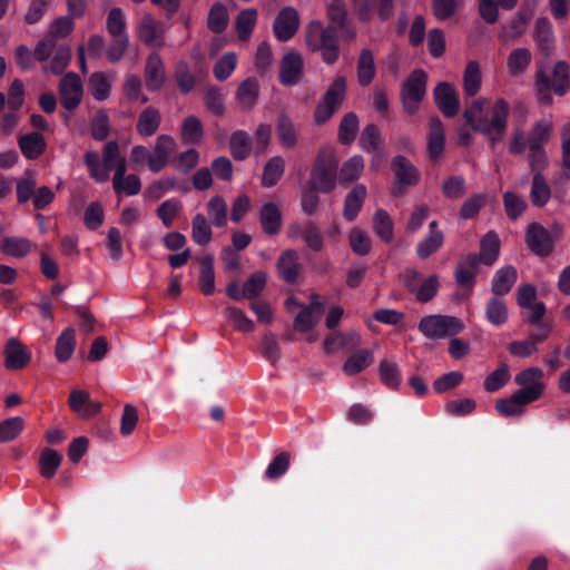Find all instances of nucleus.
<instances>
[{"label": "nucleus", "instance_id": "16", "mask_svg": "<svg viewBox=\"0 0 570 570\" xmlns=\"http://www.w3.org/2000/svg\"><path fill=\"white\" fill-rule=\"evenodd\" d=\"M176 148L175 139L169 135H160L157 137L153 153L149 158V169L153 173H159L168 164L170 155Z\"/></svg>", "mask_w": 570, "mask_h": 570}, {"label": "nucleus", "instance_id": "49", "mask_svg": "<svg viewBox=\"0 0 570 570\" xmlns=\"http://www.w3.org/2000/svg\"><path fill=\"white\" fill-rule=\"evenodd\" d=\"M375 77L374 58L368 49H363L357 61V78L362 86H367Z\"/></svg>", "mask_w": 570, "mask_h": 570}, {"label": "nucleus", "instance_id": "31", "mask_svg": "<svg viewBox=\"0 0 570 570\" xmlns=\"http://www.w3.org/2000/svg\"><path fill=\"white\" fill-rule=\"evenodd\" d=\"M277 269L282 279L295 283L301 271L298 254L294 249L285 250L277 261Z\"/></svg>", "mask_w": 570, "mask_h": 570}, {"label": "nucleus", "instance_id": "10", "mask_svg": "<svg viewBox=\"0 0 570 570\" xmlns=\"http://www.w3.org/2000/svg\"><path fill=\"white\" fill-rule=\"evenodd\" d=\"M58 94L62 107L69 111L75 110L83 96L80 77L76 72L66 73L59 81Z\"/></svg>", "mask_w": 570, "mask_h": 570}, {"label": "nucleus", "instance_id": "44", "mask_svg": "<svg viewBox=\"0 0 570 570\" xmlns=\"http://www.w3.org/2000/svg\"><path fill=\"white\" fill-rule=\"evenodd\" d=\"M76 348V335L72 328H66L56 341L55 355L58 362H67Z\"/></svg>", "mask_w": 570, "mask_h": 570}, {"label": "nucleus", "instance_id": "33", "mask_svg": "<svg viewBox=\"0 0 570 570\" xmlns=\"http://www.w3.org/2000/svg\"><path fill=\"white\" fill-rule=\"evenodd\" d=\"M161 116L158 109L154 107L145 108L138 116L136 130L146 138L155 135L160 126Z\"/></svg>", "mask_w": 570, "mask_h": 570}, {"label": "nucleus", "instance_id": "53", "mask_svg": "<svg viewBox=\"0 0 570 570\" xmlns=\"http://www.w3.org/2000/svg\"><path fill=\"white\" fill-rule=\"evenodd\" d=\"M102 163V168L106 169L107 173L111 169H115V173H117L121 164L124 168H127L126 159L120 156L119 145L117 141H109L105 145Z\"/></svg>", "mask_w": 570, "mask_h": 570}, {"label": "nucleus", "instance_id": "24", "mask_svg": "<svg viewBox=\"0 0 570 570\" xmlns=\"http://www.w3.org/2000/svg\"><path fill=\"white\" fill-rule=\"evenodd\" d=\"M392 169L399 186H414L420 180V171L404 156H395L392 160Z\"/></svg>", "mask_w": 570, "mask_h": 570}, {"label": "nucleus", "instance_id": "48", "mask_svg": "<svg viewBox=\"0 0 570 570\" xmlns=\"http://www.w3.org/2000/svg\"><path fill=\"white\" fill-rule=\"evenodd\" d=\"M551 197V189L547 184L543 175L537 173L533 175L530 199L533 206L543 207Z\"/></svg>", "mask_w": 570, "mask_h": 570}, {"label": "nucleus", "instance_id": "29", "mask_svg": "<svg viewBox=\"0 0 570 570\" xmlns=\"http://www.w3.org/2000/svg\"><path fill=\"white\" fill-rule=\"evenodd\" d=\"M518 272L515 267L507 265L498 269L491 282V292L497 296H504L510 293L517 283Z\"/></svg>", "mask_w": 570, "mask_h": 570}, {"label": "nucleus", "instance_id": "14", "mask_svg": "<svg viewBox=\"0 0 570 570\" xmlns=\"http://www.w3.org/2000/svg\"><path fill=\"white\" fill-rule=\"evenodd\" d=\"M137 35L139 40L148 47L160 49L165 46V28L149 13L141 18Z\"/></svg>", "mask_w": 570, "mask_h": 570}, {"label": "nucleus", "instance_id": "59", "mask_svg": "<svg viewBox=\"0 0 570 570\" xmlns=\"http://www.w3.org/2000/svg\"><path fill=\"white\" fill-rule=\"evenodd\" d=\"M381 381L390 389H396L401 383V373L396 363L382 360L379 365Z\"/></svg>", "mask_w": 570, "mask_h": 570}, {"label": "nucleus", "instance_id": "41", "mask_svg": "<svg viewBox=\"0 0 570 570\" xmlns=\"http://www.w3.org/2000/svg\"><path fill=\"white\" fill-rule=\"evenodd\" d=\"M276 134L285 148H294L297 145L298 138L294 122L286 114H281L277 117Z\"/></svg>", "mask_w": 570, "mask_h": 570}, {"label": "nucleus", "instance_id": "61", "mask_svg": "<svg viewBox=\"0 0 570 570\" xmlns=\"http://www.w3.org/2000/svg\"><path fill=\"white\" fill-rule=\"evenodd\" d=\"M364 169L362 156H353L341 167L338 179L343 183H350L357 179Z\"/></svg>", "mask_w": 570, "mask_h": 570}, {"label": "nucleus", "instance_id": "32", "mask_svg": "<svg viewBox=\"0 0 570 570\" xmlns=\"http://www.w3.org/2000/svg\"><path fill=\"white\" fill-rule=\"evenodd\" d=\"M18 145L22 155L30 160L39 158L47 147L43 136L36 131L20 136Z\"/></svg>", "mask_w": 570, "mask_h": 570}, {"label": "nucleus", "instance_id": "36", "mask_svg": "<svg viewBox=\"0 0 570 570\" xmlns=\"http://www.w3.org/2000/svg\"><path fill=\"white\" fill-rule=\"evenodd\" d=\"M32 247V242L24 237L7 236L0 240V250L14 258L26 257Z\"/></svg>", "mask_w": 570, "mask_h": 570}, {"label": "nucleus", "instance_id": "23", "mask_svg": "<svg viewBox=\"0 0 570 570\" xmlns=\"http://www.w3.org/2000/svg\"><path fill=\"white\" fill-rule=\"evenodd\" d=\"M479 257L476 254H468L460 258L455 268V281L462 287L471 289L479 269Z\"/></svg>", "mask_w": 570, "mask_h": 570}, {"label": "nucleus", "instance_id": "52", "mask_svg": "<svg viewBox=\"0 0 570 570\" xmlns=\"http://www.w3.org/2000/svg\"><path fill=\"white\" fill-rule=\"evenodd\" d=\"M552 122L548 119L537 121L528 136V147H543L550 140Z\"/></svg>", "mask_w": 570, "mask_h": 570}, {"label": "nucleus", "instance_id": "7", "mask_svg": "<svg viewBox=\"0 0 570 570\" xmlns=\"http://www.w3.org/2000/svg\"><path fill=\"white\" fill-rule=\"evenodd\" d=\"M346 95V79L337 76L323 97L320 99L314 111L316 124H325L342 105Z\"/></svg>", "mask_w": 570, "mask_h": 570}, {"label": "nucleus", "instance_id": "4", "mask_svg": "<svg viewBox=\"0 0 570 570\" xmlns=\"http://www.w3.org/2000/svg\"><path fill=\"white\" fill-rule=\"evenodd\" d=\"M338 160L332 149H321L313 163L309 186L320 193H330L336 185Z\"/></svg>", "mask_w": 570, "mask_h": 570}, {"label": "nucleus", "instance_id": "26", "mask_svg": "<svg viewBox=\"0 0 570 570\" xmlns=\"http://www.w3.org/2000/svg\"><path fill=\"white\" fill-rule=\"evenodd\" d=\"M443 242L444 235L442 230L439 229L438 222L432 220L429 224L428 235L416 246L419 257L423 259L430 257L442 247Z\"/></svg>", "mask_w": 570, "mask_h": 570}, {"label": "nucleus", "instance_id": "47", "mask_svg": "<svg viewBox=\"0 0 570 570\" xmlns=\"http://www.w3.org/2000/svg\"><path fill=\"white\" fill-rule=\"evenodd\" d=\"M257 10L254 8L242 10L235 21L236 31L240 40L247 41L257 21Z\"/></svg>", "mask_w": 570, "mask_h": 570}, {"label": "nucleus", "instance_id": "45", "mask_svg": "<svg viewBox=\"0 0 570 570\" xmlns=\"http://www.w3.org/2000/svg\"><path fill=\"white\" fill-rule=\"evenodd\" d=\"M62 462V455L53 449L46 448L39 456V473L45 479L55 476Z\"/></svg>", "mask_w": 570, "mask_h": 570}, {"label": "nucleus", "instance_id": "38", "mask_svg": "<svg viewBox=\"0 0 570 570\" xmlns=\"http://www.w3.org/2000/svg\"><path fill=\"white\" fill-rule=\"evenodd\" d=\"M366 196V187L362 184L355 185L352 190L346 195L344 202L343 216L346 220L353 222L362 206Z\"/></svg>", "mask_w": 570, "mask_h": 570}, {"label": "nucleus", "instance_id": "60", "mask_svg": "<svg viewBox=\"0 0 570 570\" xmlns=\"http://www.w3.org/2000/svg\"><path fill=\"white\" fill-rule=\"evenodd\" d=\"M224 314L226 318L234 324L237 331L243 333H252L254 331V322L248 318L242 309L235 306H228L225 308Z\"/></svg>", "mask_w": 570, "mask_h": 570}, {"label": "nucleus", "instance_id": "40", "mask_svg": "<svg viewBox=\"0 0 570 570\" xmlns=\"http://www.w3.org/2000/svg\"><path fill=\"white\" fill-rule=\"evenodd\" d=\"M529 399L530 397H527L523 393L517 391L510 397L499 400L495 409L503 416L521 415L524 406L531 403Z\"/></svg>", "mask_w": 570, "mask_h": 570}, {"label": "nucleus", "instance_id": "43", "mask_svg": "<svg viewBox=\"0 0 570 570\" xmlns=\"http://www.w3.org/2000/svg\"><path fill=\"white\" fill-rule=\"evenodd\" d=\"M482 75L480 63L471 60L466 63L463 72V90L469 97H474L481 88Z\"/></svg>", "mask_w": 570, "mask_h": 570}, {"label": "nucleus", "instance_id": "27", "mask_svg": "<svg viewBox=\"0 0 570 570\" xmlns=\"http://www.w3.org/2000/svg\"><path fill=\"white\" fill-rule=\"evenodd\" d=\"M445 147V134L442 121L434 117L430 120L428 134V154L432 160L441 158Z\"/></svg>", "mask_w": 570, "mask_h": 570}, {"label": "nucleus", "instance_id": "54", "mask_svg": "<svg viewBox=\"0 0 570 570\" xmlns=\"http://www.w3.org/2000/svg\"><path fill=\"white\" fill-rule=\"evenodd\" d=\"M358 130V118L354 112L344 115L338 127V140L343 145H350L354 141Z\"/></svg>", "mask_w": 570, "mask_h": 570}, {"label": "nucleus", "instance_id": "22", "mask_svg": "<svg viewBox=\"0 0 570 570\" xmlns=\"http://www.w3.org/2000/svg\"><path fill=\"white\" fill-rule=\"evenodd\" d=\"M69 405L81 419L95 416L101 410L100 402L91 401L88 392L79 390L70 393Z\"/></svg>", "mask_w": 570, "mask_h": 570}, {"label": "nucleus", "instance_id": "6", "mask_svg": "<svg viewBox=\"0 0 570 570\" xmlns=\"http://www.w3.org/2000/svg\"><path fill=\"white\" fill-rule=\"evenodd\" d=\"M428 75L422 69L413 70L404 80L400 97L406 114L414 115L426 94Z\"/></svg>", "mask_w": 570, "mask_h": 570}, {"label": "nucleus", "instance_id": "34", "mask_svg": "<svg viewBox=\"0 0 570 570\" xmlns=\"http://www.w3.org/2000/svg\"><path fill=\"white\" fill-rule=\"evenodd\" d=\"M485 318L494 326H501L509 320L507 302L502 296L492 295L484 307Z\"/></svg>", "mask_w": 570, "mask_h": 570}, {"label": "nucleus", "instance_id": "2", "mask_svg": "<svg viewBox=\"0 0 570 570\" xmlns=\"http://www.w3.org/2000/svg\"><path fill=\"white\" fill-rule=\"evenodd\" d=\"M535 95L539 102L551 105L552 92L564 96L570 89V65L566 60H558L551 76L543 68H539L534 79Z\"/></svg>", "mask_w": 570, "mask_h": 570}, {"label": "nucleus", "instance_id": "63", "mask_svg": "<svg viewBox=\"0 0 570 570\" xmlns=\"http://www.w3.org/2000/svg\"><path fill=\"white\" fill-rule=\"evenodd\" d=\"M73 30V21L70 17H60L56 19L49 28L46 37L53 42L59 43V40L67 38Z\"/></svg>", "mask_w": 570, "mask_h": 570}, {"label": "nucleus", "instance_id": "35", "mask_svg": "<svg viewBox=\"0 0 570 570\" xmlns=\"http://www.w3.org/2000/svg\"><path fill=\"white\" fill-rule=\"evenodd\" d=\"M253 148V139L245 130L238 129L230 135L229 150L235 160H245Z\"/></svg>", "mask_w": 570, "mask_h": 570}, {"label": "nucleus", "instance_id": "30", "mask_svg": "<svg viewBox=\"0 0 570 570\" xmlns=\"http://www.w3.org/2000/svg\"><path fill=\"white\" fill-rule=\"evenodd\" d=\"M127 168L119 166L112 178V187L117 194L134 196L141 190V183L137 175L130 174L126 176Z\"/></svg>", "mask_w": 570, "mask_h": 570}, {"label": "nucleus", "instance_id": "46", "mask_svg": "<svg viewBox=\"0 0 570 570\" xmlns=\"http://www.w3.org/2000/svg\"><path fill=\"white\" fill-rule=\"evenodd\" d=\"M204 136L203 125L196 116H188L181 125V140L186 145L200 144Z\"/></svg>", "mask_w": 570, "mask_h": 570}, {"label": "nucleus", "instance_id": "13", "mask_svg": "<svg viewBox=\"0 0 570 570\" xmlns=\"http://www.w3.org/2000/svg\"><path fill=\"white\" fill-rule=\"evenodd\" d=\"M299 28V16L295 8L285 7L276 16L273 31L277 40L286 42L294 37Z\"/></svg>", "mask_w": 570, "mask_h": 570}, {"label": "nucleus", "instance_id": "56", "mask_svg": "<svg viewBox=\"0 0 570 570\" xmlns=\"http://www.w3.org/2000/svg\"><path fill=\"white\" fill-rule=\"evenodd\" d=\"M373 229L382 240L389 243L393 238V222L390 215L383 210L377 209L373 217Z\"/></svg>", "mask_w": 570, "mask_h": 570}, {"label": "nucleus", "instance_id": "20", "mask_svg": "<svg viewBox=\"0 0 570 570\" xmlns=\"http://www.w3.org/2000/svg\"><path fill=\"white\" fill-rule=\"evenodd\" d=\"M144 76L148 90H160L166 80V72L163 59L157 52H153L147 57Z\"/></svg>", "mask_w": 570, "mask_h": 570}, {"label": "nucleus", "instance_id": "28", "mask_svg": "<svg viewBox=\"0 0 570 570\" xmlns=\"http://www.w3.org/2000/svg\"><path fill=\"white\" fill-rule=\"evenodd\" d=\"M259 95V86L256 79L248 78L242 81L236 90L235 99L240 110L248 111L254 108Z\"/></svg>", "mask_w": 570, "mask_h": 570}, {"label": "nucleus", "instance_id": "12", "mask_svg": "<svg viewBox=\"0 0 570 570\" xmlns=\"http://www.w3.org/2000/svg\"><path fill=\"white\" fill-rule=\"evenodd\" d=\"M543 371L539 367H529L515 375V383L522 389L518 390L523 393L532 403L540 399L544 392L546 384L542 381Z\"/></svg>", "mask_w": 570, "mask_h": 570}, {"label": "nucleus", "instance_id": "55", "mask_svg": "<svg viewBox=\"0 0 570 570\" xmlns=\"http://www.w3.org/2000/svg\"><path fill=\"white\" fill-rule=\"evenodd\" d=\"M372 361V353L367 350H362L346 360L343 365V371L347 375H355L365 370Z\"/></svg>", "mask_w": 570, "mask_h": 570}, {"label": "nucleus", "instance_id": "39", "mask_svg": "<svg viewBox=\"0 0 570 570\" xmlns=\"http://www.w3.org/2000/svg\"><path fill=\"white\" fill-rule=\"evenodd\" d=\"M499 253V236L495 232L490 230L481 239L480 254L478 255L479 263L490 266L498 259Z\"/></svg>", "mask_w": 570, "mask_h": 570}, {"label": "nucleus", "instance_id": "57", "mask_svg": "<svg viewBox=\"0 0 570 570\" xmlns=\"http://www.w3.org/2000/svg\"><path fill=\"white\" fill-rule=\"evenodd\" d=\"M207 213L215 226L223 227L227 223V204L222 196L210 198Z\"/></svg>", "mask_w": 570, "mask_h": 570}, {"label": "nucleus", "instance_id": "64", "mask_svg": "<svg viewBox=\"0 0 570 570\" xmlns=\"http://www.w3.org/2000/svg\"><path fill=\"white\" fill-rule=\"evenodd\" d=\"M88 87L92 97L98 101L106 100L109 97L110 83L101 72H95L90 76Z\"/></svg>", "mask_w": 570, "mask_h": 570}, {"label": "nucleus", "instance_id": "3", "mask_svg": "<svg viewBox=\"0 0 570 570\" xmlns=\"http://www.w3.org/2000/svg\"><path fill=\"white\" fill-rule=\"evenodd\" d=\"M337 30L324 27L320 21H311L305 30L306 46L312 51H321L324 62L332 65L340 56Z\"/></svg>", "mask_w": 570, "mask_h": 570}, {"label": "nucleus", "instance_id": "21", "mask_svg": "<svg viewBox=\"0 0 570 570\" xmlns=\"http://www.w3.org/2000/svg\"><path fill=\"white\" fill-rule=\"evenodd\" d=\"M4 356L6 367L13 371L23 368L31 360L30 352L14 337L7 341Z\"/></svg>", "mask_w": 570, "mask_h": 570}, {"label": "nucleus", "instance_id": "18", "mask_svg": "<svg viewBox=\"0 0 570 570\" xmlns=\"http://www.w3.org/2000/svg\"><path fill=\"white\" fill-rule=\"evenodd\" d=\"M327 18L333 23L332 27L336 30L342 31V36L345 39L353 40L355 38V31L351 27L346 6L343 0H332L327 6Z\"/></svg>", "mask_w": 570, "mask_h": 570}, {"label": "nucleus", "instance_id": "42", "mask_svg": "<svg viewBox=\"0 0 570 570\" xmlns=\"http://www.w3.org/2000/svg\"><path fill=\"white\" fill-rule=\"evenodd\" d=\"M261 224L263 230L268 235H275L279 232L282 215L276 204L267 203L263 205L261 209Z\"/></svg>", "mask_w": 570, "mask_h": 570}, {"label": "nucleus", "instance_id": "11", "mask_svg": "<svg viewBox=\"0 0 570 570\" xmlns=\"http://www.w3.org/2000/svg\"><path fill=\"white\" fill-rule=\"evenodd\" d=\"M525 243L532 253L541 257L549 256L554 248L551 233L539 223H532L527 227Z\"/></svg>", "mask_w": 570, "mask_h": 570}, {"label": "nucleus", "instance_id": "25", "mask_svg": "<svg viewBox=\"0 0 570 570\" xmlns=\"http://www.w3.org/2000/svg\"><path fill=\"white\" fill-rule=\"evenodd\" d=\"M533 41L539 52L549 56L554 49L552 24L548 18L537 19L533 31Z\"/></svg>", "mask_w": 570, "mask_h": 570}, {"label": "nucleus", "instance_id": "50", "mask_svg": "<svg viewBox=\"0 0 570 570\" xmlns=\"http://www.w3.org/2000/svg\"><path fill=\"white\" fill-rule=\"evenodd\" d=\"M285 169V161L281 156L271 158L265 167L262 175V185L264 187H272L278 183L282 178Z\"/></svg>", "mask_w": 570, "mask_h": 570}, {"label": "nucleus", "instance_id": "1", "mask_svg": "<svg viewBox=\"0 0 570 570\" xmlns=\"http://www.w3.org/2000/svg\"><path fill=\"white\" fill-rule=\"evenodd\" d=\"M488 104L489 101L485 98L473 100L471 106L464 110L463 117L473 130L484 135L490 144L494 146L505 135L510 107L504 99L499 98L494 101L488 115H483L484 107Z\"/></svg>", "mask_w": 570, "mask_h": 570}, {"label": "nucleus", "instance_id": "62", "mask_svg": "<svg viewBox=\"0 0 570 570\" xmlns=\"http://www.w3.org/2000/svg\"><path fill=\"white\" fill-rule=\"evenodd\" d=\"M348 242L352 250L360 256H365L371 252L372 242L370 236L357 227L351 229Z\"/></svg>", "mask_w": 570, "mask_h": 570}, {"label": "nucleus", "instance_id": "5", "mask_svg": "<svg viewBox=\"0 0 570 570\" xmlns=\"http://www.w3.org/2000/svg\"><path fill=\"white\" fill-rule=\"evenodd\" d=\"M33 56L38 62H46L51 56L49 65L42 66V72L61 75L68 67L71 59V49L66 43H56L48 37H45L36 45Z\"/></svg>", "mask_w": 570, "mask_h": 570}, {"label": "nucleus", "instance_id": "19", "mask_svg": "<svg viewBox=\"0 0 570 570\" xmlns=\"http://www.w3.org/2000/svg\"><path fill=\"white\" fill-rule=\"evenodd\" d=\"M531 18L532 11L530 9H520L508 23L501 26L499 39L505 42L518 40L524 35Z\"/></svg>", "mask_w": 570, "mask_h": 570}, {"label": "nucleus", "instance_id": "51", "mask_svg": "<svg viewBox=\"0 0 570 570\" xmlns=\"http://www.w3.org/2000/svg\"><path fill=\"white\" fill-rule=\"evenodd\" d=\"M199 287L205 295L215 292L214 257L207 255L200 261Z\"/></svg>", "mask_w": 570, "mask_h": 570}, {"label": "nucleus", "instance_id": "58", "mask_svg": "<svg viewBox=\"0 0 570 570\" xmlns=\"http://www.w3.org/2000/svg\"><path fill=\"white\" fill-rule=\"evenodd\" d=\"M228 23V13L226 7L223 3H215L208 13L207 26L215 32H223Z\"/></svg>", "mask_w": 570, "mask_h": 570}, {"label": "nucleus", "instance_id": "8", "mask_svg": "<svg viewBox=\"0 0 570 570\" xmlns=\"http://www.w3.org/2000/svg\"><path fill=\"white\" fill-rule=\"evenodd\" d=\"M463 328L461 320L449 315H429L419 323V331L432 340L459 334Z\"/></svg>", "mask_w": 570, "mask_h": 570}, {"label": "nucleus", "instance_id": "15", "mask_svg": "<svg viewBox=\"0 0 570 570\" xmlns=\"http://www.w3.org/2000/svg\"><path fill=\"white\" fill-rule=\"evenodd\" d=\"M303 58L296 51L286 52L279 65V82L284 86L297 85L303 76Z\"/></svg>", "mask_w": 570, "mask_h": 570}, {"label": "nucleus", "instance_id": "37", "mask_svg": "<svg viewBox=\"0 0 570 570\" xmlns=\"http://www.w3.org/2000/svg\"><path fill=\"white\" fill-rule=\"evenodd\" d=\"M532 61V53L528 48L513 49L507 59L508 72L512 77L520 76L527 71Z\"/></svg>", "mask_w": 570, "mask_h": 570}, {"label": "nucleus", "instance_id": "9", "mask_svg": "<svg viewBox=\"0 0 570 570\" xmlns=\"http://www.w3.org/2000/svg\"><path fill=\"white\" fill-rule=\"evenodd\" d=\"M353 11L362 22H368L376 12L381 21H387L394 16V0H352Z\"/></svg>", "mask_w": 570, "mask_h": 570}, {"label": "nucleus", "instance_id": "17", "mask_svg": "<svg viewBox=\"0 0 570 570\" xmlns=\"http://www.w3.org/2000/svg\"><path fill=\"white\" fill-rule=\"evenodd\" d=\"M434 101L441 112L446 117H453L458 114L460 102L458 94L449 82H440L433 91Z\"/></svg>", "mask_w": 570, "mask_h": 570}]
</instances>
